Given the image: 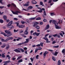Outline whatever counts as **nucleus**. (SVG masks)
Instances as JSON below:
<instances>
[{"instance_id":"obj_51","label":"nucleus","mask_w":65,"mask_h":65,"mask_svg":"<svg viewBox=\"0 0 65 65\" xmlns=\"http://www.w3.org/2000/svg\"><path fill=\"white\" fill-rule=\"evenodd\" d=\"M38 51V50H37V49H36L35 51V53H36Z\"/></svg>"},{"instance_id":"obj_7","label":"nucleus","mask_w":65,"mask_h":65,"mask_svg":"<svg viewBox=\"0 0 65 65\" xmlns=\"http://www.w3.org/2000/svg\"><path fill=\"white\" fill-rule=\"evenodd\" d=\"M49 28H50V25H49V24H47L46 25V27H45V30H46L47 29H48Z\"/></svg>"},{"instance_id":"obj_50","label":"nucleus","mask_w":65,"mask_h":65,"mask_svg":"<svg viewBox=\"0 0 65 65\" xmlns=\"http://www.w3.org/2000/svg\"><path fill=\"white\" fill-rule=\"evenodd\" d=\"M44 22H46L47 20L45 19H44L43 20Z\"/></svg>"},{"instance_id":"obj_34","label":"nucleus","mask_w":65,"mask_h":65,"mask_svg":"<svg viewBox=\"0 0 65 65\" xmlns=\"http://www.w3.org/2000/svg\"><path fill=\"white\" fill-rule=\"evenodd\" d=\"M51 15H52V16H53V15H55V14L54 13H51Z\"/></svg>"},{"instance_id":"obj_33","label":"nucleus","mask_w":65,"mask_h":65,"mask_svg":"<svg viewBox=\"0 0 65 65\" xmlns=\"http://www.w3.org/2000/svg\"><path fill=\"white\" fill-rule=\"evenodd\" d=\"M2 58H5V56L4 54L2 53Z\"/></svg>"},{"instance_id":"obj_2","label":"nucleus","mask_w":65,"mask_h":65,"mask_svg":"<svg viewBox=\"0 0 65 65\" xmlns=\"http://www.w3.org/2000/svg\"><path fill=\"white\" fill-rule=\"evenodd\" d=\"M38 24H39V23L38 22H35V23H34V25H33V27H35V28L37 30L38 29H40V27L38 26Z\"/></svg>"},{"instance_id":"obj_59","label":"nucleus","mask_w":65,"mask_h":65,"mask_svg":"<svg viewBox=\"0 0 65 65\" xmlns=\"http://www.w3.org/2000/svg\"><path fill=\"white\" fill-rule=\"evenodd\" d=\"M11 6V5H10V4H9L7 5V7H10Z\"/></svg>"},{"instance_id":"obj_21","label":"nucleus","mask_w":65,"mask_h":65,"mask_svg":"<svg viewBox=\"0 0 65 65\" xmlns=\"http://www.w3.org/2000/svg\"><path fill=\"white\" fill-rule=\"evenodd\" d=\"M11 62V61H10V60H8L7 61H4V63H8L10 62Z\"/></svg>"},{"instance_id":"obj_29","label":"nucleus","mask_w":65,"mask_h":65,"mask_svg":"<svg viewBox=\"0 0 65 65\" xmlns=\"http://www.w3.org/2000/svg\"><path fill=\"white\" fill-rule=\"evenodd\" d=\"M23 5L24 6H29V4H24Z\"/></svg>"},{"instance_id":"obj_15","label":"nucleus","mask_w":65,"mask_h":65,"mask_svg":"<svg viewBox=\"0 0 65 65\" xmlns=\"http://www.w3.org/2000/svg\"><path fill=\"white\" fill-rule=\"evenodd\" d=\"M29 38L27 39H26V41L24 42V43H27L29 42Z\"/></svg>"},{"instance_id":"obj_13","label":"nucleus","mask_w":65,"mask_h":65,"mask_svg":"<svg viewBox=\"0 0 65 65\" xmlns=\"http://www.w3.org/2000/svg\"><path fill=\"white\" fill-rule=\"evenodd\" d=\"M31 3L33 4H35L37 3V2H36L35 1H32L31 2Z\"/></svg>"},{"instance_id":"obj_54","label":"nucleus","mask_w":65,"mask_h":65,"mask_svg":"<svg viewBox=\"0 0 65 65\" xmlns=\"http://www.w3.org/2000/svg\"><path fill=\"white\" fill-rule=\"evenodd\" d=\"M22 44H24V43H20L18 44V45H22Z\"/></svg>"},{"instance_id":"obj_14","label":"nucleus","mask_w":65,"mask_h":65,"mask_svg":"<svg viewBox=\"0 0 65 65\" xmlns=\"http://www.w3.org/2000/svg\"><path fill=\"white\" fill-rule=\"evenodd\" d=\"M5 32L6 33H7V34H10V33H11L10 31L7 30H5Z\"/></svg>"},{"instance_id":"obj_58","label":"nucleus","mask_w":65,"mask_h":65,"mask_svg":"<svg viewBox=\"0 0 65 65\" xmlns=\"http://www.w3.org/2000/svg\"><path fill=\"white\" fill-rule=\"evenodd\" d=\"M13 19L14 20H15V21H17V20H18V19L16 18H13Z\"/></svg>"},{"instance_id":"obj_26","label":"nucleus","mask_w":65,"mask_h":65,"mask_svg":"<svg viewBox=\"0 0 65 65\" xmlns=\"http://www.w3.org/2000/svg\"><path fill=\"white\" fill-rule=\"evenodd\" d=\"M4 44L5 45H3L1 46V47L2 48H4L5 47V46H6V44Z\"/></svg>"},{"instance_id":"obj_28","label":"nucleus","mask_w":65,"mask_h":65,"mask_svg":"<svg viewBox=\"0 0 65 65\" xmlns=\"http://www.w3.org/2000/svg\"><path fill=\"white\" fill-rule=\"evenodd\" d=\"M41 19V18L40 17H38L36 19V20H40Z\"/></svg>"},{"instance_id":"obj_36","label":"nucleus","mask_w":65,"mask_h":65,"mask_svg":"<svg viewBox=\"0 0 65 65\" xmlns=\"http://www.w3.org/2000/svg\"><path fill=\"white\" fill-rule=\"evenodd\" d=\"M23 62V59H20L18 61V62L19 63H20V62Z\"/></svg>"},{"instance_id":"obj_45","label":"nucleus","mask_w":65,"mask_h":65,"mask_svg":"<svg viewBox=\"0 0 65 65\" xmlns=\"http://www.w3.org/2000/svg\"><path fill=\"white\" fill-rule=\"evenodd\" d=\"M39 57V55H37L36 57V59H38V57Z\"/></svg>"},{"instance_id":"obj_25","label":"nucleus","mask_w":65,"mask_h":65,"mask_svg":"<svg viewBox=\"0 0 65 65\" xmlns=\"http://www.w3.org/2000/svg\"><path fill=\"white\" fill-rule=\"evenodd\" d=\"M24 34H25V35H27V34H28V32L27 31H25L24 32Z\"/></svg>"},{"instance_id":"obj_41","label":"nucleus","mask_w":65,"mask_h":65,"mask_svg":"<svg viewBox=\"0 0 65 65\" xmlns=\"http://www.w3.org/2000/svg\"><path fill=\"white\" fill-rule=\"evenodd\" d=\"M59 45L55 46H53V47H54V48H58V47H59Z\"/></svg>"},{"instance_id":"obj_46","label":"nucleus","mask_w":65,"mask_h":65,"mask_svg":"<svg viewBox=\"0 0 65 65\" xmlns=\"http://www.w3.org/2000/svg\"><path fill=\"white\" fill-rule=\"evenodd\" d=\"M21 23H22V24H24L25 22L23 21H21Z\"/></svg>"},{"instance_id":"obj_31","label":"nucleus","mask_w":65,"mask_h":65,"mask_svg":"<svg viewBox=\"0 0 65 65\" xmlns=\"http://www.w3.org/2000/svg\"><path fill=\"white\" fill-rule=\"evenodd\" d=\"M37 12H42V10H41H41H37Z\"/></svg>"},{"instance_id":"obj_5","label":"nucleus","mask_w":65,"mask_h":65,"mask_svg":"<svg viewBox=\"0 0 65 65\" xmlns=\"http://www.w3.org/2000/svg\"><path fill=\"white\" fill-rule=\"evenodd\" d=\"M11 11L12 12V13L14 14H16L17 15L19 14L18 13H20L21 12L20 11H15V12H14L12 10H11Z\"/></svg>"},{"instance_id":"obj_22","label":"nucleus","mask_w":65,"mask_h":65,"mask_svg":"<svg viewBox=\"0 0 65 65\" xmlns=\"http://www.w3.org/2000/svg\"><path fill=\"white\" fill-rule=\"evenodd\" d=\"M32 8H33V7L29 6L28 7L27 9L28 10H29V9H32Z\"/></svg>"},{"instance_id":"obj_44","label":"nucleus","mask_w":65,"mask_h":65,"mask_svg":"<svg viewBox=\"0 0 65 65\" xmlns=\"http://www.w3.org/2000/svg\"><path fill=\"white\" fill-rule=\"evenodd\" d=\"M12 5H13V6H14V7H17L16 5H15V4H14V3H12Z\"/></svg>"},{"instance_id":"obj_20","label":"nucleus","mask_w":65,"mask_h":65,"mask_svg":"<svg viewBox=\"0 0 65 65\" xmlns=\"http://www.w3.org/2000/svg\"><path fill=\"white\" fill-rule=\"evenodd\" d=\"M62 53H63V55H65V49H63L62 51Z\"/></svg>"},{"instance_id":"obj_23","label":"nucleus","mask_w":65,"mask_h":65,"mask_svg":"<svg viewBox=\"0 0 65 65\" xmlns=\"http://www.w3.org/2000/svg\"><path fill=\"white\" fill-rule=\"evenodd\" d=\"M52 22L53 24H55V25H56V21L55 20H53Z\"/></svg>"},{"instance_id":"obj_53","label":"nucleus","mask_w":65,"mask_h":65,"mask_svg":"<svg viewBox=\"0 0 65 65\" xmlns=\"http://www.w3.org/2000/svg\"><path fill=\"white\" fill-rule=\"evenodd\" d=\"M44 14L45 15H46V12H45V11H44Z\"/></svg>"},{"instance_id":"obj_9","label":"nucleus","mask_w":65,"mask_h":65,"mask_svg":"<svg viewBox=\"0 0 65 65\" xmlns=\"http://www.w3.org/2000/svg\"><path fill=\"white\" fill-rule=\"evenodd\" d=\"M13 22V21H10L8 24L7 26H10V25H11L12 24V23Z\"/></svg>"},{"instance_id":"obj_37","label":"nucleus","mask_w":65,"mask_h":65,"mask_svg":"<svg viewBox=\"0 0 65 65\" xmlns=\"http://www.w3.org/2000/svg\"><path fill=\"white\" fill-rule=\"evenodd\" d=\"M22 56H19V57L17 59V60H19L20 59V58H22Z\"/></svg>"},{"instance_id":"obj_39","label":"nucleus","mask_w":65,"mask_h":65,"mask_svg":"<svg viewBox=\"0 0 65 65\" xmlns=\"http://www.w3.org/2000/svg\"><path fill=\"white\" fill-rule=\"evenodd\" d=\"M40 5H42V6H43V2H40Z\"/></svg>"},{"instance_id":"obj_60","label":"nucleus","mask_w":65,"mask_h":65,"mask_svg":"<svg viewBox=\"0 0 65 65\" xmlns=\"http://www.w3.org/2000/svg\"><path fill=\"white\" fill-rule=\"evenodd\" d=\"M46 52H45V53H43V56H46Z\"/></svg>"},{"instance_id":"obj_43","label":"nucleus","mask_w":65,"mask_h":65,"mask_svg":"<svg viewBox=\"0 0 65 65\" xmlns=\"http://www.w3.org/2000/svg\"><path fill=\"white\" fill-rule=\"evenodd\" d=\"M58 35V34H56L55 35H53V36H54V37H56V36H57V35Z\"/></svg>"},{"instance_id":"obj_6","label":"nucleus","mask_w":65,"mask_h":65,"mask_svg":"<svg viewBox=\"0 0 65 65\" xmlns=\"http://www.w3.org/2000/svg\"><path fill=\"white\" fill-rule=\"evenodd\" d=\"M42 39H44V40H46V43H48V42H51L50 41H48V39H47V38L46 37H44L43 38H42Z\"/></svg>"},{"instance_id":"obj_62","label":"nucleus","mask_w":65,"mask_h":65,"mask_svg":"<svg viewBox=\"0 0 65 65\" xmlns=\"http://www.w3.org/2000/svg\"><path fill=\"white\" fill-rule=\"evenodd\" d=\"M21 36H23L24 37H26V36H24V35L23 34H22L21 35Z\"/></svg>"},{"instance_id":"obj_55","label":"nucleus","mask_w":65,"mask_h":65,"mask_svg":"<svg viewBox=\"0 0 65 65\" xmlns=\"http://www.w3.org/2000/svg\"><path fill=\"white\" fill-rule=\"evenodd\" d=\"M55 43H56V42L55 41H54L52 42V44H55Z\"/></svg>"},{"instance_id":"obj_32","label":"nucleus","mask_w":65,"mask_h":65,"mask_svg":"<svg viewBox=\"0 0 65 65\" xmlns=\"http://www.w3.org/2000/svg\"><path fill=\"white\" fill-rule=\"evenodd\" d=\"M36 19V17H34V18H31L29 19V20H35Z\"/></svg>"},{"instance_id":"obj_48","label":"nucleus","mask_w":65,"mask_h":65,"mask_svg":"<svg viewBox=\"0 0 65 65\" xmlns=\"http://www.w3.org/2000/svg\"><path fill=\"white\" fill-rule=\"evenodd\" d=\"M30 60H31L32 62H33V60H34V59H33L32 58H30Z\"/></svg>"},{"instance_id":"obj_11","label":"nucleus","mask_w":65,"mask_h":65,"mask_svg":"<svg viewBox=\"0 0 65 65\" xmlns=\"http://www.w3.org/2000/svg\"><path fill=\"white\" fill-rule=\"evenodd\" d=\"M25 27V26L24 25H21L19 26V28H24Z\"/></svg>"},{"instance_id":"obj_56","label":"nucleus","mask_w":65,"mask_h":65,"mask_svg":"<svg viewBox=\"0 0 65 65\" xmlns=\"http://www.w3.org/2000/svg\"><path fill=\"white\" fill-rule=\"evenodd\" d=\"M32 35H36V32H35L34 33H33Z\"/></svg>"},{"instance_id":"obj_35","label":"nucleus","mask_w":65,"mask_h":65,"mask_svg":"<svg viewBox=\"0 0 65 65\" xmlns=\"http://www.w3.org/2000/svg\"><path fill=\"white\" fill-rule=\"evenodd\" d=\"M3 22H4L3 20L0 19V23H3Z\"/></svg>"},{"instance_id":"obj_64","label":"nucleus","mask_w":65,"mask_h":65,"mask_svg":"<svg viewBox=\"0 0 65 65\" xmlns=\"http://www.w3.org/2000/svg\"><path fill=\"white\" fill-rule=\"evenodd\" d=\"M57 37H58V38H60V36L59 35H57Z\"/></svg>"},{"instance_id":"obj_1","label":"nucleus","mask_w":65,"mask_h":65,"mask_svg":"<svg viewBox=\"0 0 65 65\" xmlns=\"http://www.w3.org/2000/svg\"><path fill=\"white\" fill-rule=\"evenodd\" d=\"M14 51L16 53H21V52L22 53H24L25 52L23 48H18L17 49H15L14 50Z\"/></svg>"},{"instance_id":"obj_49","label":"nucleus","mask_w":65,"mask_h":65,"mask_svg":"<svg viewBox=\"0 0 65 65\" xmlns=\"http://www.w3.org/2000/svg\"><path fill=\"white\" fill-rule=\"evenodd\" d=\"M23 32H24L23 30H21V31H19V33L20 34H21V33H23Z\"/></svg>"},{"instance_id":"obj_61","label":"nucleus","mask_w":65,"mask_h":65,"mask_svg":"<svg viewBox=\"0 0 65 65\" xmlns=\"http://www.w3.org/2000/svg\"><path fill=\"white\" fill-rule=\"evenodd\" d=\"M36 46H37L38 47H39V46H40V44H38V45H36Z\"/></svg>"},{"instance_id":"obj_10","label":"nucleus","mask_w":65,"mask_h":65,"mask_svg":"<svg viewBox=\"0 0 65 65\" xmlns=\"http://www.w3.org/2000/svg\"><path fill=\"white\" fill-rule=\"evenodd\" d=\"M55 27L56 29H61V27H59V26L56 24L55 25Z\"/></svg>"},{"instance_id":"obj_30","label":"nucleus","mask_w":65,"mask_h":65,"mask_svg":"<svg viewBox=\"0 0 65 65\" xmlns=\"http://www.w3.org/2000/svg\"><path fill=\"white\" fill-rule=\"evenodd\" d=\"M6 57H7V58H8V59L9 60H10V56L9 55H7L6 56Z\"/></svg>"},{"instance_id":"obj_27","label":"nucleus","mask_w":65,"mask_h":65,"mask_svg":"<svg viewBox=\"0 0 65 65\" xmlns=\"http://www.w3.org/2000/svg\"><path fill=\"white\" fill-rule=\"evenodd\" d=\"M52 58L53 61H56V58H55V57H54L53 56Z\"/></svg>"},{"instance_id":"obj_4","label":"nucleus","mask_w":65,"mask_h":65,"mask_svg":"<svg viewBox=\"0 0 65 65\" xmlns=\"http://www.w3.org/2000/svg\"><path fill=\"white\" fill-rule=\"evenodd\" d=\"M1 34H3V35H4V36H5V37H6V36H7V37H9V36H11V35H12V34H11V33H10V34H8L7 35L5 33H4L3 32H1Z\"/></svg>"},{"instance_id":"obj_40","label":"nucleus","mask_w":65,"mask_h":65,"mask_svg":"<svg viewBox=\"0 0 65 65\" xmlns=\"http://www.w3.org/2000/svg\"><path fill=\"white\" fill-rule=\"evenodd\" d=\"M43 43H40V45H41V46H42V47H43Z\"/></svg>"},{"instance_id":"obj_47","label":"nucleus","mask_w":65,"mask_h":65,"mask_svg":"<svg viewBox=\"0 0 65 65\" xmlns=\"http://www.w3.org/2000/svg\"><path fill=\"white\" fill-rule=\"evenodd\" d=\"M15 24H17V26H18V27H19V23L18 22H16L15 23Z\"/></svg>"},{"instance_id":"obj_42","label":"nucleus","mask_w":65,"mask_h":65,"mask_svg":"<svg viewBox=\"0 0 65 65\" xmlns=\"http://www.w3.org/2000/svg\"><path fill=\"white\" fill-rule=\"evenodd\" d=\"M40 34V33H37L36 32V35L37 36H38Z\"/></svg>"},{"instance_id":"obj_8","label":"nucleus","mask_w":65,"mask_h":65,"mask_svg":"<svg viewBox=\"0 0 65 65\" xmlns=\"http://www.w3.org/2000/svg\"><path fill=\"white\" fill-rule=\"evenodd\" d=\"M13 22V21H10L8 24L7 26H10V25H11L12 24V23Z\"/></svg>"},{"instance_id":"obj_19","label":"nucleus","mask_w":65,"mask_h":65,"mask_svg":"<svg viewBox=\"0 0 65 65\" xmlns=\"http://www.w3.org/2000/svg\"><path fill=\"white\" fill-rule=\"evenodd\" d=\"M7 26L8 28H10V30L11 29L13 28V26L12 25H11L10 26Z\"/></svg>"},{"instance_id":"obj_24","label":"nucleus","mask_w":65,"mask_h":65,"mask_svg":"<svg viewBox=\"0 0 65 65\" xmlns=\"http://www.w3.org/2000/svg\"><path fill=\"white\" fill-rule=\"evenodd\" d=\"M61 61L60 60H59L58 61V63L57 64L58 65H61Z\"/></svg>"},{"instance_id":"obj_57","label":"nucleus","mask_w":65,"mask_h":65,"mask_svg":"<svg viewBox=\"0 0 65 65\" xmlns=\"http://www.w3.org/2000/svg\"><path fill=\"white\" fill-rule=\"evenodd\" d=\"M52 1V0H49V2H48V3H51Z\"/></svg>"},{"instance_id":"obj_12","label":"nucleus","mask_w":65,"mask_h":65,"mask_svg":"<svg viewBox=\"0 0 65 65\" xmlns=\"http://www.w3.org/2000/svg\"><path fill=\"white\" fill-rule=\"evenodd\" d=\"M9 47H10V46H9V45H7L6 46V49L7 50H8V49H9Z\"/></svg>"},{"instance_id":"obj_63","label":"nucleus","mask_w":65,"mask_h":65,"mask_svg":"<svg viewBox=\"0 0 65 65\" xmlns=\"http://www.w3.org/2000/svg\"><path fill=\"white\" fill-rule=\"evenodd\" d=\"M40 25H42L43 24V22H40Z\"/></svg>"},{"instance_id":"obj_3","label":"nucleus","mask_w":65,"mask_h":65,"mask_svg":"<svg viewBox=\"0 0 65 65\" xmlns=\"http://www.w3.org/2000/svg\"><path fill=\"white\" fill-rule=\"evenodd\" d=\"M13 39V38L12 37H11L7 38L6 40H5L3 39H2L1 40V41H3V42H7V41H8L9 40H12Z\"/></svg>"},{"instance_id":"obj_52","label":"nucleus","mask_w":65,"mask_h":65,"mask_svg":"<svg viewBox=\"0 0 65 65\" xmlns=\"http://www.w3.org/2000/svg\"><path fill=\"white\" fill-rule=\"evenodd\" d=\"M60 35L62 37H63V34H62V33H59Z\"/></svg>"},{"instance_id":"obj_16","label":"nucleus","mask_w":65,"mask_h":65,"mask_svg":"<svg viewBox=\"0 0 65 65\" xmlns=\"http://www.w3.org/2000/svg\"><path fill=\"white\" fill-rule=\"evenodd\" d=\"M48 51H49V52H51L54 55V52L53 51H54V50H48Z\"/></svg>"},{"instance_id":"obj_18","label":"nucleus","mask_w":65,"mask_h":65,"mask_svg":"<svg viewBox=\"0 0 65 65\" xmlns=\"http://www.w3.org/2000/svg\"><path fill=\"white\" fill-rule=\"evenodd\" d=\"M58 53L59 52H58L56 51L53 55L55 56H57V54H58Z\"/></svg>"},{"instance_id":"obj_38","label":"nucleus","mask_w":65,"mask_h":65,"mask_svg":"<svg viewBox=\"0 0 65 65\" xmlns=\"http://www.w3.org/2000/svg\"><path fill=\"white\" fill-rule=\"evenodd\" d=\"M18 31H19V29H17V30H16L14 29V32L15 33V32H17Z\"/></svg>"},{"instance_id":"obj_17","label":"nucleus","mask_w":65,"mask_h":65,"mask_svg":"<svg viewBox=\"0 0 65 65\" xmlns=\"http://www.w3.org/2000/svg\"><path fill=\"white\" fill-rule=\"evenodd\" d=\"M3 18L5 20H7V16L5 15H4L3 16Z\"/></svg>"}]
</instances>
